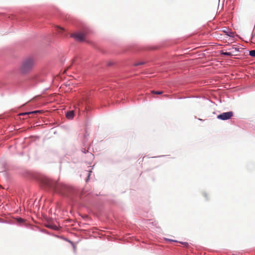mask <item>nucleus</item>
Masks as SVG:
<instances>
[{"mask_svg":"<svg viewBox=\"0 0 255 255\" xmlns=\"http://www.w3.org/2000/svg\"><path fill=\"white\" fill-rule=\"evenodd\" d=\"M222 55H227V56H232V55H233V54L231 52H222Z\"/></svg>","mask_w":255,"mask_h":255,"instance_id":"9d476101","label":"nucleus"},{"mask_svg":"<svg viewBox=\"0 0 255 255\" xmlns=\"http://www.w3.org/2000/svg\"><path fill=\"white\" fill-rule=\"evenodd\" d=\"M152 94H157V95H160L163 93L162 91H151Z\"/></svg>","mask_w":255,"mask_h":255,"instance_id":"0eeeda50","label":"nucleus"},{"mask_svg":"<svg viewBox=\"0 0 255 255\" xmlns=\"http://www.w3.org/2000/svg\"><path fill=\"white\" fill-rule=\"evenodd\" d=\"M17 222L19 223H23L24 222V220L20 218L17 219Z\"/></svg>","mask_w":255,"mask_h":255,"instance_id":"ddd939ff","label":"nucleus"},{"mask_svg":"<svg viewBox=\"0 0 255 255\" xmlns=\"http://www.w3.org/2000/svg\"><path fill=\"white\" fill-rule=\"evenodd\" d=\"M68 112H74L73 110H71V111H68Z\"/></svg>","mask_w":255,"mask_h":255,"instance_id":"a211bd4d","label":"nucleus"},{"mask_svg":"<svg viewBox=\"0 0 255 255\" xmlns=\"http://www.w3.org/2000/svg\"><path fill=\"white\" fill-rule=\"evenodd\" d=\"M181 244H182L184 247L187 248L188 247V244L186 242H180Z\"/></svg>","mask_w":255,"mask_h":255,"instance_id":"f8f14e48","label":"nucleus"},{"mask_svg":"<svg viewBox=\"0 0 255 255\" xmlns=\"http://www.w3.org/2000/svg\"><path fill=\"white\" fill-rule=\"evenodd\" d=\"M74 113H66V117L69 120H72L74 117Z\"/></svg>","mask_w":255,"mask_h":255,"instance_id":"423d86ee","label":"nucleus"},{"mask_svg":"<svg viewBox=\"0 0 255 255\" xmlns=\"http://www.w3.org/2000/svg\"><path fill=\"white\" fill-rule=\"evenodd\" d=\"M78 107L79 110L82 111V112H84L85 111L86 112H89L93 110L91 106L89 105V102L87 100L82 102L80 104H79Z\"/></svg>","mask_w":255,"mask_h":255,"instance_id":"7ed1b4c3","label":"nucleus"},{"mask_svg":"<svg viewBox=\"0 0 255 255\" xmlns=\"http://www.w3.org/2000/svg\"><path fill=\"white\" fill-rule=\"evenodd\" d=\"M233 116V113H223L222 114L218 116V118L226 120L229 119Z\"/></svg>","mask_w":255,"mask_h":255,"instance_id":"39448f33","label":"nucleus"},{"mask_svg":"<svg viewBox=\"0 0 255 255\" xmlns=\"http://www.w3.org/2000/svg\"><path fill=\"white\" fill-rule=\"evenodd\" d=\"M45 184L49 187L63 195L66 194V190L69 189L68 187L65 184L54 183L50 180H46Z\"/></svg>","mask_w":255,"mask_h":255,"instance_id":"f03ea898","label":"nucleus"},{"mask_svg":"<svg viewBox=\"0 0 255 255\" xmlns=\"http://www.w3.org/2000/svg\"><path fill=\"white\" fill-rule=\"evenodd\" d=\"M48 227L49 228H51V229H54V230H57V227L55 225H49L48 226Z\"/></svg>","mask_w":255,"mask_h":255,"instance_id":"1a4fd4ad","label":"nucleus"},{"mask_svg":"<svg viewBox=\"0 0 255 255\" xmlns=\"http://www.w3.org/2000/svg\"><path fill=\"white\" fill-rule=\"evenodd\" d=\"M71 37L74 38L77 41L82 42L85 39V35L82 33H76L71 34Z\"/></svg>","mask_w":255,"mask_h":255,"instance_id":"20e7f679","label":"nucleus"},{"mask_svg":"<svg viewBox=\"0 0 255 255\" xmlns=\"http://www.w3.org/2000/svg\"><path fill=\"white\" fill-rule=\"evenodd\" d=\"M143 63H142V62H139V63H135L134 64V66H138V65H142L143 64Z\"/></svg>","mask_w":255,"mask_h":255,"instance_id":"4468645a","label":"nucleus"},{"mask_svg":"<svg viewBox=\"0 0 255 255\" xmlns=\"http://www.w3.org/2000/svg\"><path fill=\"white\" fill-rule=\"evenodd\" d=\"M32 113H27V112H25V113H20L18 116H24V115H28L29 114H31Z\"/></svg>","mask_w":255,"mask_h":255,"instance_id":"9b49d317","label":"nucleus"},{"mask_svg":"<svg viewBox=\"0 0 255 255\" xmlns=\"http://www.w3.org/2000/svg\"><path fill=\"white\" fill-rule=\"evenodd\" d=\"M33 112H49L48 111H43V110H36V111H33Z\"/></svg>","mask_w":255,"mask_h":255,"instance_id":"dca6fc26","label":"nucleus"},{"mask_svg":"<svg viewBox=\"0 0 255 255\" xmlns=\"http://www.w3.org/2000/svg\"><path fill=\"white\" fill-rule=\"evenodd\" d=\"M166 240H168L169 241H170V242H178V241H176V240H173L167 239Z\"/></svg>","mask_w":255,"mask_h":255,"instance_id":"2eb2a0df","label":"nucleus"},{"mask_svg":"<svg viewBox=\"0 0 255 255\" xmlns=\"http://www.w3.org/2000/svg\"><path fill=\"white\" fill-rule=\"evenodd\" d=\"M249 54L252 57H255V50H253L250 51Z\"/></svg>","mask_w":255,"mask_h":255,"instance_id":"6e6552de","label":"nucleus"},{"mask_svg":"<svg viewBox=\"0 0 255 255\" xmlns=\"http://www.w3.org/2000/svg\"><path fill=\"white\" fill-rule=\"evenodd\" d=\"M35 64V59L33 57H27L24 59L20 63L19 67V71L22 75H26L29 73L34 67Z\"/></svg>","mask_w":255,"mask_h":255,"instance_id":"f257e3e1","label":"nucleus"},{"mask_svg":"<svg viewBox=\"0 0 255 255\" xmlns=\"http://www.w3.org/2000/svg\"><path fill=\"white\" fill-rule=\"evenodd\" d=\"M58 28L60 29V30H61L62 31H63L64 30V28H62V27H58Z\"/></svg>","mask_w":255,"mask_h":255,"instance_id":"f3484780","label":"nucleus"}]
</instances>
